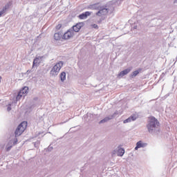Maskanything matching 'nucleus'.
<instances>
[{"label":"nucleus","mask_w":177,"mask_h":177,"mask_svg":"<svg viewBox=\"0 0 177 177\" xmlns=\"http://www.w3.org/2000/svg\"><path fill=\"white\" fill-rule=\"evenodd\" d=\"M28 123L27 121H24L19 124V125L17 127L15 134V136H21L23 135L24 131L27 129V125Z\"/></svg>","instance_id":"nucleus-3"},{"label":"nucleus","mask_w":177,"mask_h":177,"mask_svg":"<svg viewBox=\"0 0 177 177\" xmlns=\"http://www.w3.org/2000/svg\"><path fill=\"white\" fill-rule=\"evenodd\" d=\"M92 28H95V30H99V25L96 24H91Z\"/></svg>","instance_id":"nucleus-17"},{"label":"nucleus","mask_w":177,"mask_h":177,"mask_svg":"<svg viewBox=\"0 0 177 177\" xmlns=\"http://www.w3.org/2000/svg\"><path fill=\"white\" fill-rule=\"evenodd\" d=\"M1 81H2V77L0 76V84H1Z\"/></svg>","instance_id":"nucleus-21"},{"label":"nucleus","mask_w":177,"mask_h":177,"mask_svg":"<svg viewBox=\"0 0 177 177\" xmlns=\"http://www.w3.org/2000/svg\"><path fill=\"white\" fill-rule=\"evenodd\" d=\"M63 66H64V62L63 61H59L57 62L51 68L50 75H51V77H57Z\"/></svg>","instance_id":"nucleus-2"},{"label":"nucleus","mask_w":177,"mask_h":177,"mask_svg":"<svg viewBox=\"0 0 177 177\" xmlns=\"http://www.w3.org/2000/svg\"><path fill=\"white\" fill-rule=\"evenodd\" d=\"M129 73H131V68L124 69L118 73V77L122 78V77H125V75L129 74Z\"/></svg>","instance_id":"nucleus-9"},{"label":"nucleus","mask_w":177,"mask_h":177,"mask_svg":"<svg viewBox=\"0 0 177 177\" xmlns=\"http://www.w3.org/2000/svg\"><path fill=\"white\" fill-rule=\"evenodd\" d=\"M109 13V10L106 8H103L97 12V16L99 17H103Z\"/></svg>","instance_id":"nucleus-7"},{"label":"nucleus","mask_w":177,"mask_h":177,"mask_svg":"<svg viewBox=\"0 0 177 177\" xmlns=\"http://www.w3.org/2000/svg\"><path fill=\"white\" fill-rule=\"evenodd\" d=\"M91 15H92L91 12H86L79 15V19H80V20H85V19L89 17Z\"/></svg>","instance_id":"nucleus-10"},{"label":"nucleus","mask_w":177,"mask_h":177,"mask_svg":"<svg viewBox=\"0 0 177 177\" xmlns=\"http://www.w3.org/2000/svg\"><path fill=\"white\" fill-rule=\"evenodd\" d=\"M28 92H30V88L27 86H23L17 95V100H20L21 97L27 96V95H28Z\"/></svg>","instance_id":"nucleus-4"},{"label":"nucleus","mask_w":177,"mask_h":177,"mask_svg":"<svg viewBox=\"0 0 177 177\" xmlns=\"http://www.w3.org/2000/svg\"><path fill=\"white\" fill-rule=\"evenodd\" d=\"M125 153V150L121 147H118L116 149V154H118V156H119V157H122V156H124Z\"/></svg>","instance_id":"nucleus-12"},{"label":"nucleus","mask_w":177,"mask_h":177,"mask_svg":"<svg viewBox=\"0 0 177 177\" xmlns=\"http://www.w3.org/2000/svg\"><path fill=\"white\" fill-rule=\"evenodd\" d=\"M62 26L63 25L62 24H58L55 28L57 30H60Z\"/></svg>","instance_id":"nucleus-20"},{"label":"nucleus","mask_w":177,"mask_h":177,"mask_svg":"<svg viewBox=\"0 0 177 177\" xmlns=\"http://www.w3.org/2000/svg\"><path fill=\"white\" fill-rule=\"evenodd\" d=\"M147 146V143H145L142 141H138L136 143V147H135V150H138V149H140V147H146Z\"/></svg>","instance_id":"nucleus-11"},{"label":"nucleus","mask_w":177,"mask_h":177,"mask_svg":"<svg viewBox=\"0 0 177 177\" xmlns=\"http://www.w3.org/2000/svg\"><path fill=\"white\" fill-rule=\"evenodd\" d=\"M129 122H132L131 118H129L123 121V124H128Z\"/></svg>","instance_id":"nucleus-18"},{"label":"nucleus","mask_w":177,"mask_h":177,"mask_svg":"<svg viewBox=\"0 0 177 177\" xmlns=\"http://www.w3.org/2000/svg\"><path fill=\"white\" fill-rule=\"evenodd\" d=\"M41 63H44V57H37L33 61V66H34V67H38V66H40Z\"/></svg>","instance_id":"nucleus-8"},{"label":"nucleus","mask_w":177,"mask_h":177,"mask_svg":"<svg viewBox=\"0 0 177 177\" xmlns=\"http://www.w3.org/2000/svg\"><path fill=\"white\" fill-rule=\"evenodd\" d=\"M138 114L135 113L133 115H132L131 116H130V119L131 120V121H136V120H138Z\"/></svg>","instance_id":"nucleus-15"},{"label":"nucleus","mask_w":177,"mask_h":177,"mask_svg":"<svg viewBox=\"0 0 177 177\" xmlns=\"http://www.w3.org/2000/svg\"><path fill=\"white\" fill-rule=\"evenodd\" d=\"M5 12H6V8H3L1 11H0V17L4 15Z\"/></svg>","instance_id":"nucleus-19"},{"label":"nucleus","mask_w":177,"mask_h":177,"mask_svg":"<svg viewBox=\"0 0 177 177\" xmlns=\"http://www.w3.org/2000/svg\"><path fill=\"white\" fill-rule=\"evenodd\" d=\"M74 35H75V32L71 28H69L62 35V39L68 41V39H71V38H73Z\"/></svg>","instance_id":"nucleus-5"},{"label":"nucleus","mask_w":177,"mask_h":177,"mask_svg":"<svg viewBox=\"0 0 177 177\" xmlns=\"http://www.w3.org/2000/svg\"><path fill=\"white\" fill-rule=\"evenodd\" d=\"M139 73H140V71L139 70H136V71H133L131 73V76L132 77H136V75H138V74H139Z\"/></svg>","instance_id":"nucleus-16"},{"label":"nucleus","mask_w":177,"mask_h":177,"mask_svg":"<svg viewBox=\"0 0 177 177\" xmlns=\"http://www.w3.org/2000/svg\"><path fill=\"white\" fill-rule=\"evenodd\" d=\"M85 26L84 22H77L76 24L73 25L71 28V30L73 32H80L81 31V28H82Z\"/></svg>","instance_id":"nucleus-6"},{"label":"nucleus","mask_w":177,"mask_h":177,"mask_svg":"<svg viewBox=\"0 0 177 177\" xmlns=\"http://www.w3.org/2000/svg\"><path fill=\"white\" fill-rule=\"evenodd\" d=\"M147 129L151 135L160 132V121L154 116H150L147 124Z\"/></svg>","instance_id":"nucleus-1"},{"label":"nucleus","mask_w":177,"mask_h":177,"mask_svg":"<svg viewBox=\"0 0 177 177\" xmlns=\"http://www.w3.org/2000/svg\"><path fill=\"white\" fill-rule=\"evenodd\" d=\"M67 74H66V72H62L60 74V78H61V81L62 82H64V81H66V77Z\"/></svg>","instance_id":"nucleus-14"},{"label":"nucleus","mask_w":177,"mask_h":177,"mask_svg":"<svg viewBox=\"0 0 177 177\" xmlns=\"http://www.w3.org/2000/svg\"><path fill=\"white\" fill-rule=\"evenodd\" d=\"M62 38H63V33H62V32H58L55 33L54 39L56 41H59V39H62Z\"/></svg>","instance_id":"nucleus-13"}]
</instances>
